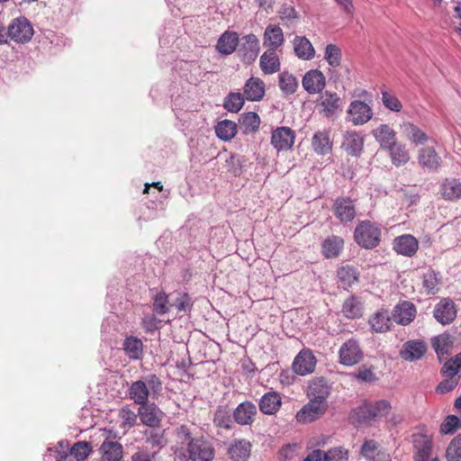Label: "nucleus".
I'll return each instance as SVG.
<instances>
[{
	"mask_svg": "<svg viewBox=\"0 0 461 461\" xmlns=\"http://www.w3.org/2000/svg\"><path fill=\"white\" fill-rule=\"evenodd\" d=\"M174 454L180 461H212L215 449L210 440L200 436L190 442L189 447H177Z\"/></svg>",
	"mask_w": 461,
	"mask_h": 461,
	"instance_id": "f257e3e1",
	"label": "nucleus"
},
{
	"mask_svg": "<svg viewBox=\"0 0 461 461\" xmlns=\"http://www.w3.org/2000/svg\"><path fill=\"white\" fill-rule=\"evenodd\" d=\"M354 239L361 248L375 249L381 240V229L376 222L362 221L355 228Z\"/></svg>",
	"mask_w": 461,
	"mask_h": 461,
	"instance_id": "f03ea898",
	"label": "nucleus"
},
{
	"mask_svg": "<svg viewBox=\"0 0 461 461\" xmlns=\"http://www.w3.org/2000/svg\"><path fill=\"white\" fill-rule=\"evenodd\" d=\"M9 41L17 44H26L31 41L34 30L31 22L24 16H19L11 21L7 26Z\"/></svg>",
	"mask_w": 461,
	"mask_h": 461,
	"instance_id": "7ed1b4c3",
	"label": "nucleus"
},
{
	"mask_svg": "<svg viewBox=\"0 0 461 461\" xmlns=\"http://www.w3.org/2000/svg\"><path fill=\"white\" fill-rule=\"evenodd\" d=\"M364 352L355 339L345 341L339 349V362L345 366H353L362 361Z\"/></svg>",
	"mask_w": 461,
	"mask_h": 461,
	"instance_id": "20e7f679",
	"label": "nucleus"
},
{
	"mask_svg": "<svg viewBox=\"0 0 461 461\" xmlns=\"http://www.w3.org/2000/svg\"><path fill=\"white\" fill-rule=\"evenodd\" d=\"M260 44L258 37L249 33L242 36L238 41L237 52L240 58L246 63L254 62L259 53Z\"/></svg>",
	"mask_w": 461,
	"mask_h": 461,
	"instance_id": "39448f33",
	"label": "nucleus"
},
{
	"mask_svg": "<svg viewBox=\"0 0 461 461\" xmlns=\"http://www.w3.org/2000/svg\"><path fill=\"white\" fill-rule=\"evenodd\" d=\"M316 364L317 359L312 351L303 348L294 357L292 368L295 374L304 376L314 372Z\"/></svg>",
	"mask_w": 461,
	"mask_h": 461,
	"instance_id": "423d86ee",
	"label": "nucleus"
},
{
	"mask_svg": "<svg viewBox=\"0 0 461 461\" xmlns=\"http://www.w3.org/2000/svg\"><path fill=\"white\" fill-rule=\"evenodd\" d=\"M328 403L315 399L310 398V401L305 404L296 414V419L299 422L308 423L312 422L321 417L327 411Z\"/></svg>",
	"mask_w": 461,
	"mask_h": 461,
	"instance_id": "0eeeda50",
	"label": "nucleus"
},
{
	"mask_svg": "<svg viewBox=\"0 0 461 461\" xmlns=\"http://www.w3.org/2000/svg\"><path fill=\"white\" fill-rule=\"evenodd\" d=\"M334 216L342 223L352 221L357 214L354 202L348 197H338L332 205Z\"/></svg>",
	"mask_w": 461,
	"mask_h": 461,
	"instance_id": "6e6552de",
	"label": "nucleus"
},
{
	"mask_svg": "<svg viewBox=\"0 0 461 461\" xmlns=\"http://www.w3.org/2000/svg\"><path fill=\"white\" fill-rule=\"evenodd\" d=\"M348 120L355 125L367 122L373 116L371 107L365 102L355 100L351 102L348 110Z\"/></svg>",
	"mask_w": 461,
	"mask_h": 461,
	"instance_id": "1a4fd4ad",
	"label": "nucleus"
},
{
	"mask_svg": "<svg viewBox=\"0 0 461 461\" xmlns=\"http://www.w3.org/2000/svg\"><path fill=\"white\" fill-rule=\"evenodd\" d=\"M411 441L414 449V461H428L433 447L431 438L417 433L412 435Z\"/></svg>",
	"mask_w": 461,
	"mask_h": 461,
	"instance_id": "9d476101",
	"label": "nucleus"
},
{
	"mask_svg": "<svg viewBox=\"0 0 461 461\" xmlns=\"http://www.w3.org/2000/svg\"><path fill=\"white\" fill-rule=\"evenodd\" d=\"M295 133L289 127H278L271 136V143L278 151L291 149L294 143Z\"/></svg>",
	"mask_w": 461,
	"mask_h": 461,
	"instance_id": "9b49d317",
	"label": "nucleus"
},
{
	"mask_svg": "<svg viewBox=\"0 0 461 461\" xmlns=\"http://www.w3.org/2000/svg\"><path fill=\"white\" fill-rule=\"evenodd\" d=\"M427 351V345L421 339H411L402 344L400 357L409 362L420 359Z\"/></svg>",
	"mask_w": 461,
	"mask_h": 461,
	"instance_id": "f8f14e48",
	"label": "nucleus"
},
{
	"mask_svg": "<svg viewBox=\"0 0 461 461\" xmlns=\"http://www.w3.org/2000/svg\"><path fill=\"white\" fill-rule=\"evenodd\" d=\"M302 85L307 93L319 94L326 86V78L321 71L311 69L303 76Z\"/></svg>",
	"mask_w": 461,
	"mask_h": 461,
	"instance_id": "ddd939ff",
	"label": "nucleus"
},
{
	"mask_svg": "<svg viewBox=\"0 0 461 461\" xmlns=\"http://www.w3.org/2000/svg\"><path fill=\"white\" fill-rule=\"evenodd\" d=\"M433 315L437 321L443 325L451 323L456 316L454 302L450 299L441 300L436 304Z\"/></svg>",
	"mask_w": 461,
	"mask_h": 461,
	"instance_id": "4468645a",
	"label": "nucleus"
},
{
	"mask_svg": "<svg viewBox=\"0 0 461 461\" xmlns=\"http://www.w3.org/2000/svg\"><path fill=\"white\" fill-rule=\"evenodd\" d=\"M330 391L331 386L324 377H316L310 382L307 395L309 398L327 402Z\"/></svg>",
	"mask_w": 461,
	"mask_h": 461,
	"instance_id": "2eb2a0df",
	"label": "nucleus"
},
{
	"mask_svg": "<svg viewBox=\"0 0 461 461\" xmlns=\"http://www.w3.org/2000/svg\"><path fill=\"white\" fill-rule=\"evenodd\" d=\"M418 163L425 170L436 171L440 167L441 158L434 148L426 147L419 150Z\"/></svg>",
	"mask_w": 461,
	"mask_h": 461,
	"instance_id": "dca6fc26",
	"label": "nucleus"
},
{
	"mask_svg": "<svg viewBox=\"0 0 461 461\" xmlns=\"http://www.w3.org/2000/svg\"><path fill=\"white\" fill-rule=\"evenodd\" d=\"M415 316L416 308L411 302L404 301L398 303L393 309V319L398 324L408 325L414 320Z\"/></svg>",
	"mask_w": 461,
	"mask_h": 461,
	"instance_id": "f3484780",
	"label": "nucleus"
},
{
	"mask_svg": "<svg viewBox=\"0 0 461 461\" xmlns=\"http://www.w3.org/2000/svg\"><path fill=\"white\" fill-rule=\"evenodd\" d=\"M372 135L384 150L397 142L396 132L388 124L379 125L372 131Z\"/></svg>",
	"mask_w": 461,
	"mask_h": 461,
	"instance_id": "a211bd4d",
	"label": "nucleus"
},
{
	"mask_svg": "<svg viewBox=\"0 0 461 461\" xmlns=\"http://www.w3.org/2000/svg\"><path fill=\"white\" fill-rule=\"evenodd\" d=\"M251 444L247 439H235L228 447L227 454L232 461H246L250 456Z\"/></svg>",
	"mask_w": 461,
	"mask_h": 461,
	"instance_id": "6ab92c4d",
	"label": "nucleus"
},
{
	"mask_svg": "<svg viewBox=\"0 0 461 461\" xmlns=\"http://www.w3.org/2000/svg\"><path fill=\"white\" fill-rule=\"evenodd\" d=\"M285 37L283 30L278 25H267L263 34V45L267 50H277L284 44Z\"/></svg>",
	"mask_w": 461,
	"mask_h": 461,
	"instance_id": "aec40b11",
	"label": "nucleus"
},
{
	"mask_svg": "<svg viewBox=\"0 0 461 461\" xmlns=\"http://www.w3.org/2000/svg\"><path fill=\"white\" fill-rule=\"evenodd\" d=\"M257 414V407L251 402L240 403L233 411L234 420L240 425H250Z\"/></svg>",
	"mask_w": 461,
	"mask_h": 461,
	"instance_id": "412c9836",
	"label": "nucleus"
},
{
	"mask_svg": "<svg viewBox=\"0 0 461 461\" xmlns=\"http://www.w3.org/2000/svg\"><path fill=\"white\" fill-rule=\"evenodd\" d=\"M139 416L141 422L149 427H158L161 421L163 412L156 404H144L139 408Z\"/></svg>",
	"mask_w": 461,
	"mask_h": 461,
	"instance_id": "4be33fe9",
	"label": "nucleus"
},
{
	"mask_svg": "<svg viewBox=\"0 0 461 461\" xmlns=\"http://www.w3.org/2000/svg\"><path fill=\"white\" fill-rule=\"evenodd\" d=\"M259 67L265 75H273L281 69L280 59L276 50H267L259 59Z\"/></svg>",
	"mask_w": 461,
	"mask_h": 461,
	"instance_id": "5701e85b",
	"label": "nucleus"
},
{
	"mask_svg": "<svg viewBox=\"0 0 461 461\" xmlns=\"http://www.w3.org/2000/svg\"><path fill=\"white\" fill-rule=\"evenodd\" d=\"M243 91L247 100L260 101L265 95V83L259 77H251L246 81Z\"/></svg>",
	"mask_w": 461,
	"mask_h": 461,
	"instance_id": "b1692460",
	"label": "nucleus"
},
{
	"mask_svg": "<svg viewBox=\"0 0 461 461\" xmlns=\"http://www.w3.org/2000/svg\"><path fill=\"white\" fill-rule=\"evenodd\" d=\"M364 138L356 131H347L344 134L342 148L352 157H358L362 153Z\"/></svg>",
	"mask_w": 461,
	"mask_h": 461,
	"instance_id": "393cba45",
	"label": "nucleus"
},
{
	"mask_svg": "<svg viewBox=\"0 0 461 461\" xmlns=\"http://www.w3.org/2000/svg\"><path fill=\"white\" fill-rule=\"evenodd\" d=\"M417 240L410 234L402 235L393 240V249L406 257L413 256L418 250Z\"/></svg>",
	"mask_w": 461,
	"mask_h": 461,
	"instance_id": "a878e982",
	"label": "nucleus"
},
{
	"mask_svg": "<svg viewBox=\"0 0 461 461\" xmlns=\"http://www.w3.org/2000/svg\"><path fill=\"white\" fill-rule=\"evenodd\" d=\"M239 35L236 32L227 31L223 32L216 45L217 50L223 55H230L237 50Z\"/></svg>",
	"mask_w": 461,
	"mask_h": 461,
	"instance_id": "bb28decb",
	"label": "nucleus"
},
{
	"mask_svg": "<svg viewBox=\"0 0 461 461\" xmlns=\"http://www.w3.org/2000/svg\"><path fill=\"white\" fill-rule=\"evenodd\" d=\"M368 323L373 331L377 333H384L390 330L392 320L387 310L381 309L374 313Z\"/></svg>",
	"mask_w": 461,
	"mask_h": 461,
	"instance_id": "cd10ccee",
	"label": "nucleus"
},
{
	"mask_svg": "<svg viewBox=\"0 0 461 461\" xmlns=\"http://www.w3.org/2000/svg\"><path fill=\"white\" fill-rule=\"evenodd\" d=\"M293 45L294 53L300 59L311 60L314 58V48L305 36H296L293 41Z\"/></svg>",
	"mask_w": 461,
	"mask_h": 461,
	"instance_id": "c85d7f7f",
	"label": "nucleus"
},
{
	"mask_svg": "<svg viewBox=\"0 0 461 461\" xmlns=\"http://www.w3.org/2000/svg\"><path fill=\"white\" fill-rule=\"evenodd\" d=\"M102 461H120L122 458V446L113 440H104L101 447Z\"/></svg>",
	"mask_w": 461,
	"mask_h": 461,
	"instance_id": "c756f323",
	"label": "nucleus"
},
{
	"mask_svg": "<svg viewBox=\"0 0 461 461\" xmlns=\"http://www.w3.org/2000/svg\"><path fill=\"white\" fill-rule=\"evenodd\" d=\"M281 406V396L276 392L265 393L259 401V410L265 414L276 413Z\"/></svg>",
	"mask_w": 461,
	"mask_h": 461,
	"instance_id": "7c9ffc66",
	"label": "nucleus"
},
{
	"mask_svg": "<svg viewBox=\"0 0 461 461\" xmlns=\"http://www.w3.org/2000/svg\"><path fill=\"white\" fill-rule=\"evenodd\" d=\"M312 147L315 153L318 155H327L332 149V141L330 135L326 131H317L312 139Z\"/></svg>",
	"mask_w": 461,
	"mask_h": 461,
	"instance_id": "2f4dec72",
	"label": "nucleus"
},
{
	"mask_svg": "<svg viewBox=\"0 0 461 461\" xmlns=\"http://www.w3.org/2000/svg\"><path fill=\"white\" fill-rule=\"evenodd\" d=\"M341 312L348 319L360 318L363 315V303L358 297L350 295L344 301Z\"/></svg>",
	"mask_w": 461,
	"mask_h": 461,
	"instance_id": "473e14b6",
	"label": "nucleus"
},
{
	"mask_svg": "<svg viewBox=\"0 0 461 461\" xmlns=\"http://www.w3.org/2000/svg\"><path fill=\"white\" fill-rule=\"evenodd\" d=\"M344 247L342 238L332 235L325 239L322 242V254L326 258H337Z\"/></svg>",
	"mask_w": 461,
	"mask_h": 461,
	"instance_id": "72a5a7b5",
	"label": "nucleus"
},
{
	"mask_svg": "<svg viewBox=\"0 0 461 461\" xmlns=\"http://www.w3.org/2000/svg\"><path fill=\"white\" fill-rule=\"evenodd\" d=\"M130 398L139 405L147 403L149 391L147 384L142 380L133 382L129 388Z\"/></svg>",
	"mask_w": 461,
	"mask_h": 461,
	"instance_id": "f704fd0d",
	"label": "nucleus"
},
{
	"mask_svg": "<svg viewBox=\"0 0 461 461\" xmlns=\"http://www.w3.org/2000/svg\"><path fill=\"white\" fill-rule=\"evenodd\" d=\"M260 125V118L257 113L249 112L240 114L239 119V128L244 134L256 132Z\"/></svg>",
	"mask_w": 461,
	"mask_h": 461,
	"instance_id": "c9c22d12",
	"label": "nucleus"
},
{
	"mask_svg": "<svg viewBox=\"0 0 461 461\" xmlns=\"http://www.w3.org/2000/svg\"><path fill=\"white\" fill-rule=\"evenodd\" d=\"M386 150L389 152L392 164L397 167L404 166L410 160L409 151L405 144L396 142Z\"/></svg>",
	"mask_w": 461,
	"mask_h": 461,
	"instance_id": "e433bc0d",
	"label": "nucleus"
},
{
	"mask_svg": "<svg viewBox=\"0 0 461 461\" xmlns=\"http://www.w3.org/2000/svg\"><path fill=\"white\" fill-rule=\"evenodd\" d=\"M123 350L130 359L139 360L143 356L142 341L133 336L127 337L122 344Z\"/></svg>",
	"mask_w": 461,
	"mask_h": 461,
	"instance_id": "4c0bfd02",
	"label": "nucleus"
},
{
	"mask_svg": "<svg viewBox=\"0 0 461 461\" xmlns=\"http://www.w3.org/2000/svg\"><path fill=\"white\" fill-rule=\"evenodd\" d=\"M349 419L351 423L357 426L367 424L374 420L369 403L365 402L359 407L354 409L350 413Z\"/></svg>",
	"mask_w": 461,
	"mask_h": 461,
	"instance_id": "58836bf2",
	"label": "nucleus"
},
{
	"mask_svg": "<svg viewBox=\"0 0 461 461\" xmlns=\"http://www.w3.org/2000/svg\"><path fill=\"white\" fill-rule=\"evenodd\" d=\"M432 346L438 357L441 359L447 357L453 347V338L448 334H442L432 339Z\"/></svg>",
	"mask_w": 461,
	"mask_h": 461,
	"instance_id": "ea45409f",
	"label": "nucleus"
},
{
	"mask_svg": "<svg viewBox=\"0 0 461 461\" xmlns=\"http://www.w3.org/2000/svg\"><path fill=\"white\" fill-rule=\"evenodd\" d=\"M170 294V309L176 308L178 312H188L192 310L193 302L188 294L176 291Z\"/></svg>",
	"mask_w": 461,
	"mask_h": 461,
	"instance_id": "a19ab883",
	"label": "nucleus"
},
{
	"mask_svg": "<svg viewBox=\"0 0 461 461\" xmlns=\"http://www.w3.org/2000/svg\"><path fill=\"white\" fill-rule=\"evenodd\" d=\"M238 125L230 120H223L215 127V132L219 139L222 140H231L237 133Z\"/></svg>",
	"mask_w": 461,
	"mask_h": 461,
	"instance_id": "79ce46f5",
	"label": "nucleus"
},
{
	"mask_svg": "<svg viewBox=\"0 0 461 461\" xmlns=\"http://www.w3.org/2000/svg\"><path fill=\"white\" fill-rule=\"evenodd\" d=\"M442 195L448 200L461 196V183L456 178L446 179L441 185Z\"/></svg>",
	"mask_w": 461,
	"mask_h": 461,
	"instance_id": "37998d69",
	"label": "nucleus"
},
{
	"mask_svg": "<svg viewBox=\"0 0 461 461\" xmlns=\"http://www.w3.org/2000/svg\"><path fill=\"white\" fill-rule=\"evenodd\" d=\"M321 104L323 106V112L325 114L329 116L339 109L340 98L337 94L326 91L321 96Z\"/></svg>",
	"mask_w": 461,
	"mask_h": 461,
	"instance_id": "c03bdc74",
	"label": "nucleus"
},
{
	"mask_svg": "<svg viewBox=\"0 0 461 461\" xmlns=\"http://www.w3.org/2000/svg\"><path fill=\"white\" fill-rule=\"evenodd\" d=\"M278 80L279 87L285 95L294 94L298 87L296 77L288 71L280 73L278 76Z\"/></svg>",
	"mask_w": 461,
	"mask_h": 461,
	"instance_id": "a18cd8bd",
	"label": "nucleus"
},
{
	"mask_svg": "<svg viewBox=\"0 0 461 461\" xmlns=\"http://www.w3.org/2000/svg\"><path fill=\"white\" fill-rule=\"evenodd\" d=\"M338 277L344 286H351L359 278V272L351 266L341 267L338 270Z\"/></svg>",
	"mask_w": 461,
	"mask_h": 461,
	"instance_id": "49530a36",
	"label": "nucleus"
},
{
	"mask_svg": "<svg viewBox=\"0 0 461 461\" xmlns=\"http://www.w3.org/2000/svg\"><path fill=\"white\" fill-rule=\"evenodd\" d=\"M153 312L158 315H164L170 311V294L159 292L153 297Z\"/></svg>",
	"mask_w": 461,
	"mask_h": 461,
	"instance_id": "de8ad7c7",
	"label": "nucleus"
},
{
	"mask_svg": "<svg viewBox=\"0 0 461 461\" xmlns=\"http://www.w3.org/2000/svg\"><path fill=\"white\" fill-rule=\"evenodd\" d=\"M404 127L408 139L414 144L423 145L428 141V135L416 125L412 123H407Z\"/></svg>",
	"mask_w": 461,
	"mask_h": 461,
	"instance_id": "09e8293b",
	"label": "nucleus"
},
{
	"mask_svg": "<svg viewBox=\"0 0 461 461\" xmlns=\"http://www.w3.org/2000/svg\"><path fill=\"white\" fill-rule=\"evenodd\" d=\"M244 104V95L230 93L224 99L223 107L231 113H238Z\"/></svg>",
	"mask_w": 461,
	"mask_h": 461,
	"instance_id": "8fccbe9b",
	"label": "nucleus"
},
{
	"mask_svg": "<svg viewBox=\"0 0 461 461\" xmlns=\"http://www.w3.org/2000/svg\"><path fill=\"white\" fill-rule=\"evenodd\" d=\"M368 403L373 413L374 420H378L385 417L392 409L390 402L386 400L369 402Z\"/></svg>",
	"mask_w": 461,
	"mask_h": 461,
	"instance_id": "3c124183",
	"label": "nucleus"
},
{
	"mask_svg": "<svg viewBox=\"0 0 461 461\" xmlns=\"http://www.w3.org/2000/svg\"><path fill=\"white\" fill-rule=\"evenodd\" d=\"M175 435L176 437V445L175 449L177 447H185V446H186V447H189L190 442L195 439V438L193 437L191 429L186 425L177 427L175 430Z\"/></svg>",
	"mask_w": 461,
	"mask_h": 461,
	"instance_id": "603ef678",
	"label": "nucleus"
},
{
	"mask_svg": "<svg viewBox=\"0 0 461 461\" xmlns=\"http://www.w3.org/2000/svg\"><path fill=\"white\" fill-rule=\"evenodd\" d=\"M92 453L91 444L86 441H77L70 448V455L77 461H84Z\"/></svg>",
	"mask_w": 461,
	"mask_h": 461,
	"instance_id": "864d4df0",
	"label": "nucleus"
},
{
	"mask_svg": "<svg viewBox=\"0 0 461 461\" xmlns=\"http://www.w3.org/2000/svg\"><path fill=\"white\" fill-rule=\"evenodd\" d=\"M446 458L447 461H461V434L450 441L446 451Z\"/></svg>",
	"mask_w": 461,
	"mask_h": 461,
	"instance_id": "5fc2aeb1",
	"label": "nucleus"
},
{
	"mask_svg": "<svg viewBox=\"0 0 461 461\" xmlns=\"http://www.w3.org/2000/svg\"><path fill=\"white\" fill-rule=\"evenodd\" d=\"M325 59L330 66H339L341 60V52L339 48L334 44L327 45L325 50Z\"/></svg>",
	"mask_w": 461,
	"mask_h": 461,
	"instance_id": "6e6d98bb",
	"label": "nucleus"
},
{
	"mask_svg": "<svg viewBox=\"0 0 461 461\" xmlns=\"http://www.w3.org/2000/svg\"><path fill=\"white\" fill-rule=\"evenodd\" d=\"M213 422L217 427L226 429H231L232 420L230 415L224 409H218L214 414Z\"/></svg>",
	"mask_w": 461,
	"mask_h": 461,
	"instance_id": "4d7b16f0",
	"label": "nucleus"
},
{
	"mask_svg": "<svg viewBox=\"0 0 461 461\" xmlns=\"http://www.w3.org/2000/svg\"><path fill=\"white\" fill-rule=\"evenodd\" d=\"M348 450L342 447H333L324 454V461H348Z\"/></svg>",
	"mask_w": 461,
	"mask_h": 461,
	"instance_id": "13d9d810",
	"label": "nucleus"
},
{
	"mask_svg": "<svg viewBox=\"0 0 461 461\" xmlns=\"http://www.w3.org/2000/svg\"><path fill=\"white\" fill-rule=\"evenodd\" d=\"M373 366H361L357 372L353 374V376L359 382L372 383L377 380L374 373Z\"/></svg>",
	"mask_w": 461,
	"mask_h": 461,
	"instance_id": "bf43d9fd",
	"label": "nucleus"
},
{
	"mask_svg": "<svg viewBox=\"0 0 461 461\" xmlns=\"http://www.w3.org/2000/svg\"><path fill=\"white\" fill-rule=\"evenodd\" d=\"M460 426V420L456 415H448L440 425L442 434H452Z\"/></svg>",
	"mask_w": 461,
	"mask_h": 461,
	"instance_id": "052dcab7",
	"label": "nucleus"
},
{
	"mask_svg": "<svg viewBox=\"0 0 461 461\" xmlns=\"http://www.w3.org/2000/svg\"><path fill=\"white\" fill-rule=\"evenodd\" d=\"M382 102L387 109L393 112H400L402 108V103L399 99L387 91H382Z\"/></svg>",
	"mask_w": 461,
	"mask_h": 461,
	"instance_id": "680f3d73",
	"label": "nucleus"
},
{
	"mask_svg": "<svg viewBox=\"0 0 461 461\" xmlns=\"http://www.w3.org/2000/svg\"><path fill=\"white\" fill-rule=\"evenodd\" d=\"M141 324L147 332H152L161 327V321L154 313H147L143 316Z\"/></svg>",
	"mask_w": 461,
	"mask_h": 461,
	"instance_id": "e2e57ef3",
	"label": "nucleus"
},
{
	"mask_svg": "<svg viewBox=\"0 0 461 461\" xmlns=\"http://www.w3.org/2000/svg\"><path fill=\"white\" fill-rule=\"evenodd\" d=\"M147 438L146 442L153 448L157 447L158 452L160 448H162L166 445V440L164 438L163 433L151 431L149 434L146 432Z\"/></svg>",
	"mask_w": 461,
	"mask_h": 461,
	"instance_id": "0e129e2a",
	"label": "nucleus"
},
{
	"mask_svg": "<svg viewBox=\"0 0 461 461\" xmlns=\"http://www.w3.org/2000/svg\"><path fill=\"white\" fill-rule=\"evenodd\" d=\"M279 16L280 19L286 22H294L298 18V14L295 11V9L289 5H284L279 10Z\"/></svg>",
	"mask_w": 461,
	"mask_h": 461,
	"instance_id": "69168bd1",
	"label": "nucleus"
},
{
	"mask_svg": "<svg viewBox=\"0 0 461 461\" xmlns=\"http://www.w3.org/2000/svg\"><path fill=\"white\" fill-rule=\"evenodd\" d=\"M120 417L122 419V422L123 427L131 428L135 425L137 416L131 410L128 408H123L120 411Z\"/></svg>",
	"mask_w": 461,
	"mask_h": 461,
	"instance_id": "338daca9",
	"label": "nucleus"
},
{
	"mask_svg": "<svg viewBox=\"0 0 461 461\" xmlns=\"http://www.w3.org/2000/svg\"><path fill=\"white\" fill-rule=\"evenodd\" d=\"M157 454L158 451L149 453L146 449L138 448V450L131 456V461H156Z\"/></svg>",
	"mask_w": 461,
	"mask_h": 461,
	"instance_id": "774afa93",
	"label": "nucleus"
}]
</instances>
